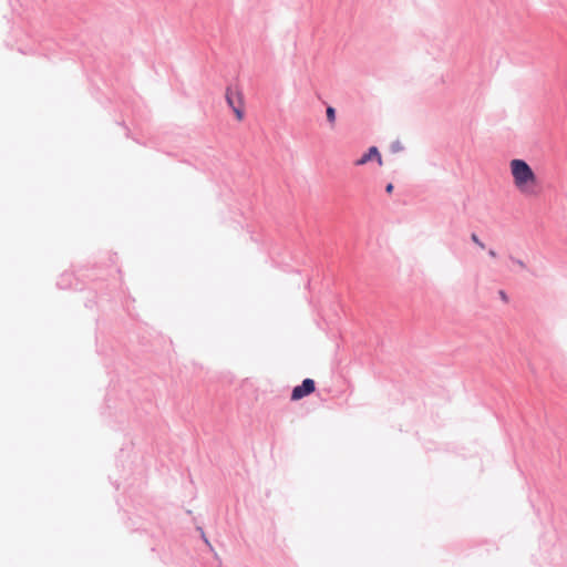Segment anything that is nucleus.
I'll use <instances>...</instances> for the list:
<instances>
[{"mask_svg":"<svg viewBox=\"0 0 567 567\" xmlns=\"http://www.w3.org/2000/svg\"><path fill=\"white\" fill-rule=\"evenodd\" d=\"M511 174L515 187L525 195L535 194L537 186V176L528 165V163L520 158H514L509 162Z\"/></svg>","mask_w":567,"mask_h":567,"instance_id":"f257e3e1","label":"nucleus"},{"mask_svg":"<svg viewBox=\"0 0 567 567\" xmlns=\"http://www.w3.org/2000/svg\"><path fill=\"white\" fill-rule=\"evenodd\" d=\"M316 389L315 381L312 379H305L300 385L293 388L291 392V400L297 401L306 395L312 393Z\"/></svg>","mask_w":567,"mask_h":567,"instance_id":"f03ea898","label":"nucleus"},{"mask_svg":"<svg viewBox=\"0 0 567 567\" xmlns=\"http://www.w3.org/2000/svg\"><path fill=\"white\" fill-rule=\"evenodd\" d=\"M375 159L379 165H382V156L375 146H371L367 153H364L360 158L355 161L357 166H362L369 163L370 161Z\"/></svg>","mask_w":567,"mask_h":567,"instance_id":"7ed1b4c3","label":"nucleus"},{"mask_svg":"<svg viewBox=\"0 0 567 567\" xmlns=\"http://www.w3.org/2000/svg\"><path fill=\"white\" fill-rule=\"evenodd\" d=\"M226 101L231 109L241 105L243 103L240 94L238 92H234L230 87L226 91Z\"/></svg>","mask_w":567,"mask_h":567,"instance_id":"20e7f679","label":"nucleus"},{"mask_svg":"<svg viewBox=\"0 0 567 567\" xmlns=\"http://www.w3.org/2000/svg\"><path fill=\"white\" fill-rule=\"evenodd\" d=\"M326 116H327V121L330 123V125H331V126H333V125H334V123H336V117H337V116H336V110H334V107H332V106H328V107L326 109Z\"/></svg>","mask_w":567,"mask_h":567,"instance_id":"39448f33","label":"nucleus"},{"mask_svg":"<svg viewBox=\"0 0 567 567\" xmlns=\"http://www.w3.org/2000/svg\"><path fill=\"white\" fill-rule=\"evenodd\" d=\"M471 239L474 244H476L481 249H484L485 248V245L484 243L478 238V236L476 234H472L471 235Z\"/></svg>","mask_w":567,"mask_h":567,"instance_id":"423d86ee","label":"nucleus"},{"mask_svg":"<svg viewBox=\"0 0 567 567\" xmlns=\"http://www.w3.org/2000/svg\"><path fill=\"white\" fill-rule=\"evenodd\" d=\"M509 259H511V261L513 264L517 265L520 269H525L526 268V264L523 260H520L518 258H515L513 256H509Z\"/></svg>","mask_w":567,"mask_h":567,"instance_id":"0eeeda50","label":"nucleus"},{"mask_svg":"<svg viewBox=\"0 0 567 567\" xmlns=\"http://www.w3.org/2000/svg\"><path fill=\"white\" fill-rule=\"evenodd\" d=\"M237 117V120L241 121L244 118V112L243 110L240 109V105L231 109Z\"/></svg>","mask_w":567,"mask_h":567,"instance_id":"6e6552de","label":"nucleus"},{"mask_svg":"<svg viewBox=\"0 0 567 567\" xmlns=\"http://www.w3.org/2000/svg\"><path fill=\"white\" fill-rule=\"evenodd\" d=\"M498 296L503 302L507 303L509 301V298L504 290H499Z\"/></svg>","mask_w":567,"mask_h":567,"instance_id":"1a4fd4ad","label":"nucleus"},{"mask_svg":"<svg viewBox=\"0 0 567 567\" xmlns=\"http://www.w3.org/2000/svg\"><path fill=\"white\" fill-rule=\"evenodd\" d=\"M401 150H403V147H402V145L400 144V142H395V143H393V144H392V151H393V152H399V151H401Z\"/></svg>","mask_w":567,"mask_h":567,"instance_id":"9d476101","label":"nucleus"},{"mask_svg":"<svg viewBox=\"0 0 567 567\" xmlns=\"http://www.w3.org/2000/svg\"><path fill=\"white\" fill-rule=\"evenodd\" d=\"M392 190H393V184H391V183H390V184H388V185L385 186V192H386V193H392Z\"/></svg>","mask_w":567,"mask_h":567,"instance_id":"9b49d317","label":"nucleus"},{"mask_svg":"<svg viewBox=\"0 0 567 567\" xmlns=\"http://www.w3.org/2000/svg\"><path fill=\"white\" fill-rule=\"evenodd\" d=\"M488 255L492 257V258H495L496 257V251L493 250V249H489L488 250Z\"/></svg>","mask_w":567,"mask_h":567,"instance_id":"f8f14e48","label":"nucleus"},{"mask_svg":"<svg viewBox=\"0 0 567 567\" xmlns=\"http://www.w3.org/2000/svg\"><path fill=\"white\" fill-rule=\"evenodd\" d=\"M203 538H204L205 543H206L208 546H210V544H209L208 539L205 537V535H204V534H203Z\"/></svg>","mask_w":567,"mask_h":567,"instance_id":"ddd939ff","label":"nucleus"}]
</instances>
